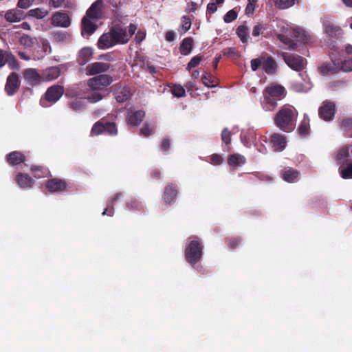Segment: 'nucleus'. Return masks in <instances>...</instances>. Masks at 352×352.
<instances>
[{
  "label": "nucleus",
  "instance_id": "obj_22",
  "mask_svg": "<svg viewBox=\"0 0 352 352\" xmlns=\"http://www.w3.org/2000/svg\"><path fill=\"white\" fill-rule=\"evenodd\" d=\"M15 181L22 188H30L34 184V180L28 174L19 173L15 177Z\"/></svg>",
  "mask_w": 352,
  "mask_h": 352
},
{
  "label": "nucleus",
  "instance_id": "obj_33",
  "mask_svg": "<svg viewBox=\"0 0 352 352\" xmlns=\"http://www.w3.org/2000/svg\"><path fill=\"white\" fill-rule=\"evenodd\" d=\"M192 45L193 39L191 37L184 38L179 47L180 53L183 55L188 54L192 50Z\"/></svg>",
  "mask_w": 352,
  "mask_h": 352
},
{
  "label": "nucleus",
  "instance_id": "obj_52",
  "mask_svg": "<svg viewBox=\"0 0 352 352\" xmlns=\"http://www.w3.org/2000/svg\"><path fill=\"white\" fill-rule=\"evenodd\" d=\"M155 127H151L148 124L144 123L140 129V134L148 137L153 133Z\"/></svg>",
  "mask_w": 352,
  "mask_h": 352
},
{
  "label": "nucleus",
  "instance_id": "obj_56",
  "mask_svg": "<svg viewBox=\"0 0 352 352\" xmlns=\"http://www.w3.org/2000/svg\"><path fill=\"white\" fill-rule=\"evenodd\" d=\"M241 240L238 237H232L226 239V243L231 249L236 248L241 243Z\"/></svg>",
  "mask_w": 352,
  "mask_h": 352
},
{
  "label": "nucleus",
  "instance_id": "obj_57",
  "mask_svg": "<svg viewBox=\"0 0 352 352\" xmlns=\"http://www.w3.org/2000/svg\"><path fill=\"white\" fill-rule=\"evenodd\" d=\"M109 67H87L86 73L87 75H95L105 72Z\"/></svg>",
  "mask_w": 352,
  "mask_h": 352
},
{
  "label": "nucleus",
  "instance_id": "obj_59",
  "mask_svg": "<svg viewBox=\"0 0 352 352\" xmlns=\"http://www.w3.org/2000/svg\"><path fill=\"white\" fill-rule=\"evenodd\" d=\"M210 162L214 165H220L223 162V157L221 155L213 154L210 157Z\"/></svg>",
  "mask_w": 352,
  "mask_h": 352
},
{
  "label": "nucleus",
  "instance_id": "obj_64",
  "mask_svg": "<svg viewBox=\"0 0 352 352\" xmlns=\"http://www.w3.org/2000/svg\"><path fill=\"white\" fill-rule=\"evenodd\" d=\"M197 9V4L193 1H190L187 4L185 11L187 13L195 12Z\"/></svg>",
  "mask_w": 352,
  "mask_h": 352
},
{
  "label": "nucleus",
  "instance_id": "obj_2",
  "mask_svg": "<svg viewBox=\"0 0 352 352\" xmlns=\"http://www.w3.org/2000/svg\"><path fill=\"white\" fill-rule=\"evenodd\" d=\"M263 107L266 111H274L280 101L287 96L285 88L277 83L273 82L269 85L263 90Z\"/></svg>",
  "mask_w": 352,
  "mask_h": 352
},
{
  "label": "nucleus",
  "instance_id": "obj_35",
  "mask_svg": "<svg viewBox=\"0 0 352 352\" xmlns=\"http://www.w3.org/2000/svg\"><path fill=\"white\" fill-rule=\"evenodd\" d=\"M318 69L322 76L333 74L340 70L344 72H352V67H318Z\"/></svg>",
  "mask_w": 352,
  "mask_h": 352
},
{
  "label": "nucleus",
  "instance_id": "obj_11",
  "mask_svg": "<svg viewBox=\"0 0 352 352\" xmlns=\"http://www.w3.org/2000/svg\"><path fill=\"white\" fill-rule=\"evenodd\" d=\"M97 21L98 20H94L92 18L85 16L81 23L82 35L87 37L91 35L98 28L96 25Z\"/></svg>",
  "mask_w": 352,
  "mask_h": 352
},
{
  "label": "nucleus",
  "instance_id": "obj_4",
  "mask_svg": "<svg viewBox=\"0 0 352 352\" xmlns=\"http://www.w3.org/2000/svg\"><path fill=\"white\" fill-rule=\"evenodd\" d=\"M110 29L115 37L117 44H126L135 34L137 30V25L131 23L128 27H123L120 24H116Z\"/></svg>",
  "mask_w": 352,
  "mask_h": 352
},
{
  "label": "nucleus",
  "instance_id": "obj_12",
  "mask_svg": "<svg viewBox=\"0 0 352 352\" xmlns=\"http://www.w3.org/2000/svg\"><path fill=\"white\" fill-rule=\"evenodd\" d=\"M178 193V187L176 184L170 183L166 185L162 195V198L166 204L170 205L175 201Z\"/></svg>",
  "mask_w": 352,
  "mask_h": 352
},
{
  "label": "nucleus",
  "instance_id": "obj_62",
  "mask_svg": "<svg viewBox=\"0 0 352 352\" xmlns=\"http://www.w3.org/2000/svg\"><path fill=\"white\" fill-rule=\"evenodd\" d=\"M202 59V56H195L190 60V61L188 63L187 66H197L201 63Z\"/></svg>",
  "mask_w": 352,
  "mask_h": 352
},
{
  "label": "nucleus",
  "instance_id": "obj_47",
  "mask_svg": "<svg viewBox=\"0 0 352 352\" xmlns=\"http://www.w3.org/2000/svg\"><path fill=\"white\" fill-rule=\"evenodd\" d=\"M192 21L188 16H183L181 19L180 28L182 33H186L191 27Z\"/></svg>",
  "mask_w": 352,
  "mask_h": 352
},
{
  "label": "nucleus",
  "instance_id": "obj_27",
  "mask_svg": "<svg viewBox=\"0 0 352 352\" xmlns=\"http://www.w3.org/2000/svg\"><path fill=\"white\" fill-rule=\"evenodd\" d=\"M113 95L117 100L120 103L124 102L131 97V93L127 87H118L113 91Z\"/></svg>",
  "mask_w": 352,
  "mask_h": 352
},
{
  "label": "nucleus",
  "instance_id": "obj_14",
  "mask_svg": "<svg viewBox=\"0 0 352 352\" xmlns=\"http://www.w3.org/2000/svg\"><path fill=\"white\" fill-rule=\"evenodd\" d=\"M280 56L284 60L287 66H304L307 65V61L302 57L298 54H293L289 53H282Z\"/></svg>",
  "mask_w": 352,
  "mask_h": 352
},
{
  "label": "nucleus",
  "instance_id": "obj_5",
  "mask_svg": "<svg viewBox=\"0 0 352 352\" xmlns=\"http://www.w3.org/2000/svg\"><path fill=\"white\" fill-rule=\"evenodd\" d=\"M295 71V81L292 85L293 90L297 92L307 91L311 88L310 78L305 70L306 67H292Z\"/></svg>",
  "mask_w": 352,
  "mask_h": 352
},
{
  "label": "nucleus",
  "instance_id": "obj_50",
  "mask_svg": "<svg viewBox=\"0 0 352 352\" xmlns=\"http://www.w3.org/2000/svg\"><path fill=\"white\" fill-rule=\"evenodd\" d=\"M171 92L173 96L178 98L184 97L186 95L184 88L179 85H174L171 89Z\"/></svg>",
  "mask_w": 352,
  "mask_h": 352
},
{
  "label": "nucleus",
  "instance_id": "obj_42",
  "mask_svg": "<svg viewBox=\"0 0 352 352\" xmlns=\"http://www.w3.org/2000/svg\"><path fill=\"white\" fill-rule=\"evenodd\" d=\"M48 14L47 10L44 8H37L32 9L28 12V15L36 19H43Z\"/></svg>",
  "mask_w": 352,
  "mask_h": 352
},
{
  "label": "nucleus",
  "instance_id": "obj_63",
  "mask_svg": "<svg viewBox=\"0 0 352 352\" xmlns=\"http://www.w3.org/2000/svg\"><path fill=\"white\" fill-rule=\"evenodd\" d=\"M34 0H19L18 2V6L23 9L28 8Z\"/></svg>",
  "mask_w": 352,
  "mask_h": 352
},
{
  "label": "nucleus",
  "instance_id": "obj_1",
  "mask_svg": "<svg viewBox=\"0 0 352 352\" xmlns=\"http://www.w3.org/2000/svg\"><path fill=\"white\" fill-rule=\"evenodd\" d=\"M298 112L290 104H285L276 112L274 118V124L285 133L293 131L296 125Z\"/></svg>",
  "mask_w": 352,
  "mask_h": 352
},
{
  "label": "nucleus",
  "instance_id": "obj_26",
  "mask_svg": "<svg viewBox=\"0 0 352 352\" xmlns=\"http://www.w3.org/2000/svg\"><path fill=\"white\" fill-rule=\"evenodd\" d=\"M145 116V113L143 111L138 110L134 111L129 115L126 121L127 124L131 126H138L142 121Z\"/></svg>",
  "mask_w": 352,
  "mask_h": 352
},
{
  "label": "nucleus",
  "instance_id": "obj_44",
  "mask_svg": "<svg viewBox=\"0 0 352 352\" xmlns=\"http://www.w3.org/2000/svg\"><path fill=\"white\" fill-rule=\"evenodd\" d=\"M5 18L10 22L19 21L21 19V14L16 10L8 11L5 14Z\"/></svg>",
  "mask_w": 352,
  "mask_h": 352
},
{
  "label": "nucleus",
  "instance_id": "obj_18",
  "mask_svg": "<svg viewBox=\"0 0 352 352\" xmlns=\"http://www.w3.org/2000/svg\"><path fill=\"white\" fill-rule=\"evenodd\" d=\"M270 143L276 151H283L287 144L286 137L283 135L274 133L270 138Z\"/></svg>",
  "mask_w": 352,
  "mask_h": 352
},
{
  "label": "nucleus",
  "instance_id": "obj_43",
  "mask_svg": "<svg viewBox=\"0 0 352 352\" xmlns=\"http://www.w3.org/2000/svg\"><path fill=\"white\" fill-rule=\"evenodd\" d=\"M236 34L243 43L248 41V28L245 25H240L236 29Z\"/></svg>",
  "mask_w": 352,
  "mask_h": 352
},
{
  "label": "nucleus",
  "instance_id": "obj_28",
  "mask_svg": "<svg viewBox=\"0 0 352 352\" xmlns=\"http://www.w3.org/2000/svg\"><path fill=\"white\" fill-rule=\"evenodd\" d=\"M201 82L208 87H215L219 84V79L211 73L203 71L201 75Z\"/></svg>",
  "mask_w": 352,
  "mask_h": 352
},
{
  "label": "nucleus",
  "instance_id": "obj_36",
  "mask_svg": "<svg viewBox=\"0 0 352 352\" xmlns=\"http://www.w3.org/2000/svg\"><path fill=\"white\" fill-rule=\"evenodd\" d=\"M292 36L297 41L302 43H306L309 39V36L306 31L300 28H294Z\"/></svg>",
  "mask_w": 352,
  "mask_h": 352
},
{
  "label": "nucleus",
  "instance_id": "obj_46",
  "mask_svg": "<svg viewBox=\"0 0 352 352\" xmlns=\"http://www.w3.org/2000/svg\"><path fill=\"white\" fill-rule=\"evenodd\" d=\"M325 30L331 37H338L342 33V30L339 27L333 25H327Z\"/></svg>",
  "mask_w": 352,
  "mask_h": 352
},
{
  "label": "nucleus",
  "instance_id": "obj_8",
  "mask_svg": "<svg viewBox=\"0 0 352 352\" xmlns=\"http://www.w3.org/2000/svg\"><path fill=\"white\" fill-rule=\"evenodd\" d=\"M67 183L65 179L52 178L48 179L45 183L46 189L52 192H63L67 191Z\"/></svg>",
  "mask_w": 352,
  "mask_h": 352
},
{
  "label": "nucleus",
  "instance_id": "obj_20",
  "mask_svg": "<svg viewBox=\"0 0 352 352\" xmlns=\"http://www.w3.org/2000/svg\"><path fill=\"white\" fill-rule=\"evenodd\" d=\"M102 5L101 0L96 1L87 10L85 16L98 21L102 17Z\"/></svg>",
  "mask_w": 352,
  "mask_h": 352
},
{
  "label": "nucleus",
  "instance_id": "obj_58",
  "mask_svg": "<svg viewBox=\"0 0 352 352\" xmlns=\"http://www.w3.org/2000/svg\"><path fill=\"white\" fill-rule=\"evenodd\" d=\"M122 197V194L121 192L116 193L113 197H112L110 199L107 201V206L109 208H113L116 202L120 199Z\"/></svg>",
  "mask_w": 352,
  "mask_h": 352
},
{
  "label": "nucleus",
  "instance_id": "obj_21",
  "mask_svg": "<svg viewBox=\"0 0 352 352\" xmlns=\"http://www.w3.org/2000/svg\"><path fill=\"white\" fill-rule=\"evenodd\" d=\"M250 66H276L275 60L267 54L251 60Z\"/></svg>",
  "mask_w": 352,
  "mask_h": 352
},
{
  "label": "nucleus",
  "instance_id": "obj_19",
  "mask_svg": "<svg viewBox=\"0 0 352 352\" xmlns=\"http://www.w3.org/2000/svg\"><path fill=\"white\" fill-rule=\"evenodd\" d=\"M23 76L25 80L32 86L38 85L41 80H43L42 76H41L38 72L33 68H28L25 69L23 73Z\"/></svg>",
  "mask_w": 352,
  "mask_h": 352
},
{
  "label": "nucleus",
  "instance_id": "obj_32",
  "mask_svg": "<svg viewBox=\"0 0 352 352\" xmlns=\"http://www.w3.org/2000/svg\"><path fill=\"white\" fill-rule=\"evenodd\" d=\"M30 170L34 173V177L38 179L47 177L50 174L48 168L43 166L32 165Z\"/></svg>",
  "mask_w": 352,
  "mask_h": 352
},
{
  "label": "nucleus",
  "instance_id": "obj_34",
  "mask_svg": "<svg viewBox=\"0 0 352 352\" xmlns=\"http://www.w3.org/2000/svg\"><path fill=\"white\" fill-rule=\"evenodd\" d=\"M340 125L345 132L346 135L352 138V117L342 118L340 121Z\"/></svg>",
  "mask_w": 352,
  "mask_h": 352
},
{
  "label": "nucleus",
  "instance_id": "obj_6",
  "mask_svg": "<svg viewBox=\"0 0 352 352\" xmlns=\"http://www.w3.org/2000/svg\"><path fill=\"white\" fill-rule=\"evenodd\" d=\"M336 113V104L329 100H325L318 109V116L322 120L329 122L332 120Z\"/></svg>",
  "mask_w": 352,
  "mask_h": 352
},
{
  "label": "nucleus",
  "instance_id": "obj_48",
  "mask_svg": "<svg viewBox=\"0 0 352 352\" xmlns=\"http://www.w3.org/2000/svg\"><path fill=\"white\" fill-rule=\"evenodd\" d=\"M102 96L98 90H93L87 94V99L91 103H95L102 100Z\"/></svg>",
  "mask_w": 352,
  "mask_h": 352
},
{
  "label": "nucleus",
  "instance_id": "obj_49",
  "mask_svg": "<svg viewBox=\"0 0 352 352\" xmlns=\"http://www.w3.org/2000/svg\"><path fill=\"white\" fill-rule=\"evenodd\" d=\"M295 3V0H274L275 6L280 9H286L292 7Z\"/></svg>",
  "mask_w": 352,
  "mask_h": 352
},
{
  "label": "nucleus",
  "instance_id": "obj_39",
  "mask_svg": "<svg viewBox=\"0 0 352 352\" xmlns=\"http://www.w3.org/2000/svg\"><path fill=\"white\" fill-rule=\"evenodd\" d=\"M298 132L301 136H306L309 133V119L308 118H304L302 122H300L298 128Z\"/></svg>",
  "mask_w": 352,
  "mask_h": 352
},
{
  "label": "nucleus",
  "instance_id": "obj_40",
  "mask_svg": "<svg viewBox=\"0 0 352 352\" xmlns=\"http://www.w3.org/2000/svg\"><path fill=\"white\" fill-rule=\"evenodd\" d=\"M104 132V118L96 122L91 130V135H98Z\"/></svg>",
  "mask_w": 352,
  "mask_h": 352
},
{
  "label": "nucleus",
  "instance_id": "obj_61",
  "mask_svg": "<svg viewBox=\"0 0 352 352\" xmlns=\"http://www.w3.org/2000/svg\"><path fill=\"white\" fill-rule=\"evenodd\" d=\"M170 147V141L168 138H164L160 144L162 151L166 153Z\"/></svg>",
  "mask_w": 352,
  "mask_h": 352
},
{
  "label": "nucleus",
  "instance_id": "obj_9",
  "mask_svg": "<svg viewBox=\"0 0 352 352\" xmlns=\"http://www.w3.org/2000/svg\"><path fill=\"white\" fill-rule=\"evenodd\" d=\"M20 80L17 74L13 72L8 76L5 85V91L8 96H13L20 87Z\"/></svg>",
  "mask_w": 352,
  "mask_h": 352
},
{
  "label": "nucleus",
  "instance_id": "obj_13",
  "mask_svg": "<svg viewBox=\"0 0 352 352\" xmlns=\"http://www.w3.org/2000/svg\"><path fill=\"white\" fill-rule=\"evenodd\" d=\"M63 93V87L60 85H53L47 89L45 94V98L46 100L54 103L60 98Z\"/></svg>",
  "mask_w": 352,
  "mask_h": 352
},
{
  "label": "nucleus",
  "instance_id": "obj_24",
  "mask_svg": "<svg viewBox=\"0 0 352 352\" xmlns=\"http://www.w3.org/2000/svg\"><path fill=\"white\" fill-rule=\"evenodd\" d=\"M300 173L293 168H287L282 170L281 177L287 182L292 183L297 181Z\"/></svg>",
  "mask_w": 352,
  "mask_h": 352
},
{
  "label": "nucleus",
  "instance_id": "obj_3",
  "mask_svg": "<svg viewBox=\"0 0 352 352\" xmlns=\"http://www.w3.org/2000/svg\"><path fill=\"white\" fill-rule=\"evenodd\" d=\"M184 255L186 261L192 266L197 264L201 260L203 255V245L197 236L188 238V242L185 248Z\"/></svg>",
  "mask_w": 352,
  "mask_h": 352
},
{
  "label": "nucleus",
  "instance_id": "obj_37",
  "mask_svg": "<svg viewBox=\"0 0 352 352\" xmlns=\"http://www.w3.org/2000/svg\"><path fill=\"white\" fill-rule=\"evenodd\" d=\"M338 171L342 178L344 179H352V161L342 166H339Z\"/></svg>",
  "mask_w": 352,
  "mask_h": 352
},
{
  "label": "nucleus",
  "instance_id": "obj_38",
  "mask_svg": "<svg viewBox=\"0 0 352 352\" xmlns=\"http://www.w3.org/2000/svg\"><path fill=\"white\" fill-rule=\"evenodd\" d=\"M104 132L109 135L113 136L118 134V129L115 122H109L104 118Z\"/></svg>",
  "mask_w": 352,
  "mask_h": 352
},
{
  "label": "nucleus",
  "instance_id": "obj_55",
  "mask_svg": "<svg viewBox=\"0 0 352 352\" xmlns=\"http://www.w3.org/2000/svg\"><path fill=\"white\" fill-rule=\"evenodd\" d=\"M221 140L226 144H229L231 142V133L228 128L223 129L221 132Z\"/></svg>",
  "mask_w": 352,
  "mask_h": 352
},
{
  "label": "nucleus",
  "instance_id": "obj_41",
  "mask_svg": "<svg viewBox=\"0 0 352 352\" xmlns=\"http://www.w3.org/2000/svg\"><path fill=\"white\" fill-rule=\"evenodd\" d=\"M49 5L54 8L60 7L72 8L74 7L73 3L68 0H49Z\"/></svg>",
  "mask_w": 352,
  "mask_h": 352
},
{
  "label": "nucleus",
  "instance_id": "obj_16",
  "mask_svg": "<svg viewBox=\"0 0 352 352\" xmlns=\"http://www.w3.org/2000/svg\"><path fill=\"white\" fill-rule=\"evenodd\" d=\"M335 160L340 166H342L352 161V157L349 154V148L347 146H344L338 149L335 155Z\"/></svg>",
  "mask_w": 352,
  "mask_h": 352
},
{
  "label": "nucleus",
  "instance_id": "obj_15",
  "mask_svg": "<svg viewBox=\"0 0 352 352\" xmlns=\"http://www.w3.org/2000/svg\"><path fill=\"white\" fill-rule=\"evenodd\" d=\"M52 23L54 26L68 28L71 24V19L67 13L56 12L52 15Z\"/></svg>",
  "mask_w": 352,
  "mask_h": 352
},
{
  "label": "nucleus",
  "instance_id": "obj_51",
  "mask_svg": "<svg viewBox=\"0 0 352 352\" xmlns=\"http://www.w3.org/2000/svg\"><path fill=\"white\" fill-rule=\"evenodd\" d=\"M265 24L262 23H256L253 28L252 32V36L256 37L260 36L261 34H263V31L265 30Z\"/></svg>",
  "mask_w": 352,
  "mask_h": 352
},
{
  "label": "nucleus",
  "instance_id": "obj_60",
  "mask_svg": "<svg viewBox=\"0 0 352 352\" xmlns=\"http://www.w3.org/2000/svg\"><path fill=\"white\" fill-rule=\"evenodd\" d=\"M278 39L283 42V43H285V45H288L289 46V47L291 48H294V46L296 45L292 41V40L287 37V36L284 35V34H278Z\"/></svg>",
  "mask_w": 352,
  "mask_h": 352
},
{
  "label": "nucleus",
  "instance_id": "obj_30",
  "mask_svg": "<svg viewBox=\"0 0 352 352\" xmlns=\"http://www.w3.org/2000/svg\"><path fill=\"white\" fill-rule=\"evenodd\" d=\"M93 52L90 47H84L78 53V61L81 65L86 64L90 60Z\"/></svg>",
  "mask_w": 352,
  "mask_h": 352
},
{
  "label": "nucleus",
  "instance_id": "obj_23",
  "mask_svg": "<svg viewBox=\"0 0 352 352\" xmlns=\"http://www.w3.org/2000/svg\"><path fill=\"white\" fill-rule=\"evenodd\" d=\"M24 154L19 151H12L6 155V161L12 166H16L25 161Z\"/></svg>",
  "mask_w": 352,
  "mask_h": 352
},
{
  "label": "nucleus",
  "instance_id": "obj_54",
  "mask_svg": "<svg viewBox=\"0 0 352 352\" xmlns=\"http://www.w3.org/2000/svg\"><path fill=\"white\" fill-rule=\"evenodd\" d=\"M237 18V12L234 10L228 11L224 16L223 20L226 23H231Z\"/></svg>",
  "mask_w": 352,
  "mask_h": 352
},
{
  "label": "nucleus",
  "instance_id": "obj_10",
  "mask_svg": "<svg viewBox=\"0 0 352 352\" xmlns=\"http://www.w3.org/2000/svg\"><path fill=\"white\" fill-rule=\"evenodd\" d=\"M118 45L111 29L108 32L102 34L97 43L98 47L100 50H107Z\"/></svg>",
  "mask_w": 352,
  "mask_h": 352
},
{
  "label": "nucleus",
  "instance_id": "obj_45",
  "mask_svg": "<svg viewBox=\"0 0 352 352\" xmlns=\"http://www.w3.org/2000/svg\"><path fill=\"white\" fill-rule=\"evenodd\" d=\"M70 109L75 111H80L85 109V103L81 99H76L68 103Z\"/></svg>",
  "mask_w": 352,
  "mask_h": 352
},
{
  "label": "nucleus",
  "instance_id": "obj_7",
  "mask_svg": "<svg viewBox=\"0 0 352 352\" xmlns=\"http://www.w3.org/2000/svg\"><path fill=\"white\" fill-rule=\"evenodd\" d=\"M112 82V76L107 74H99L89 79L87 85L92 90H99L107 87Z\"/></svg>",
  "mask_w": 352,
  "mask_h": 352
},
{
  "label": "nucleus",
  "instance_id": "obj_29",
  "mask_svg": "<svg viewBox=\"0 0 352 352\" xmlns=\"http://www.w3.org/2000/svg\"><path fill=\"white\" fill-rule=\"evenodd\" d=\"M60 74L59 67H47L42 74V78L43 80L50 81L56 79Z\"/></svg>",
  "mask_w": 352,
  "mask_h": 352
},
{
  "label": "nucleus",
  "instance_id": "obj_53",
  "mask_svg": "<svg viewBox=\"0 0 352 352\" xmlns=\"http://www.w3.org/2000/svg\"><path fill=\"white\" fill-rule=\"evenodd\" d=\"M20 43L21 45L26 47H30L34 45V41L30 36L28 35H23L20 38Z\"/></svg>",
  "mask_w": 352,
  "mask_h": 352
},
{
  "label": "nucleus",
  "instance_id": "obj_25",
  "mask_svg": "<svg viewBox=\"0 0 352 352\" xmlns=\"http://www.w3.org/2000/svg\"><path fill=\"white\" fill-rule=\"evenodd\" d=\"M16 60L9 52L0 50V66H16Z\"/></svg>",
  "mask_w": 352,
  "mask_h": 352
},
{
  "label": "nucleus",
  "instance_id": "obj_17",
  "mask_svg": "<svg viewBox=\"0 0 352 352\" xmlns=\"http://www.w3.org/2000/svg\"><path fill=\"white\" fill-rule=\"evenodd\" d=\"M335 160L340 166H342L352 161V157L349 154V148L347 146H344L338 149L335 155Z\"/></svg>",
  "mask_w": 352,
  "mask_h": 352
},
{
  "label": "nucleus",
  "instance_id": "obj_31",
  "mask_svg": "<svg viewBox=\"0 0 352 352\" xmlns=\"http://www.w3.org/2000/svg\"><path fill=\"white\" fill-rule=\"evenodd\" d=\"M246 162L245 157L239 153H234L229 156L228 164L230 166L236 167L245 164Z\"/></svg>",
  "mask_w": 352,
  "mask_h": 352
}]
</instances>
